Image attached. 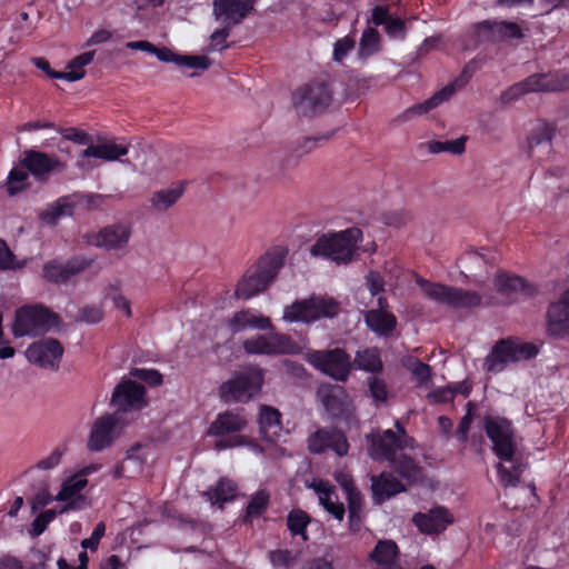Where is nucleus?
<instances>
[{
    "label": "nucleus",
    "mask_w": 569,
    "mask_h": 569,
    "mask_svg": "<svg viewBox=\"0 0 569 569\" xmlns=\"http://www.w3.org/2000/svg\"><path fill=\"white\" fill-rule=\"evenodd\" d=\"M280 412L270 406H262L259 413L261 437L268 442H274L281 435Z\"/></svg>",
    "instance_id": "obj_35"
},
{
    "label": "nucleus",
    "mask_w": 569,
    "mask_h": 569,
    "mask_svg": "<svg viewBox=\"0 0 569 569\" xmlns=\"http://www.w3.org/2000/svg\"><path fill=\"white\" fill-rule=\"evenodd\" d=\"M56 323V316L48 309L39 306L22 307L16 312L11 331L16 338L37 336L47 332Z\"/></svg>",
    "instance_id": "obj_10"
},
{
    "label": "nucleus",
    "mask_w": 569,
    "mask_h": 569,
    "mask_svg": "<svg viewBox=\"0 0 569 569\" xmlns=\"http://www.w3.org/2000/svg\"><path fill=\"white\" fill-rule=\"evenodd\" d=\"M61 451L54 450L43 459H41L37 465L36 468L40 470H51L56 468L60 461H61Z\"/></svg>",
    "instance_id": "obj_64"
},
{
    "label": "nucleus",
    "mask_w": 569,
    "mask_h": 569,
    "mask_svg": "<svg viewBox=\"0 0 569 569\" xmlns=\"http://www.w3.org/2000/svg\"><path fill=\"white\" fill-rule=\"evenodd\" d=\"M263 370L248 367L237 372L220 387V396L224 401H249L257 396L263 385Z\"/></svg>",
    "instance_id": "obj_7"
},
{
    "label": "nucleus",
    "mask_w": 569,
    "mask_h": 569,
    "mask_svg": "<svg viewBox=\"0 0 569 569\" xmlns=\"http://www.w3.org/2000/svg\"><path fill=\"white\" fill-rule=\"evenodd\" d=\"M106 532V525L103 522H99L91 536L87 539H83L81 546L83 549L97 550L100 543L101 538Z\"/></svg>",
    "instance_id": "obj_59"
},
{
    "label": "nucleus",
    "mask_w": 569,
    "mask_h": 569,
    "mask_svg": "<svg viewBox=\"0 0 569 569\" xmlns=\"http://www.w3.org/2000/svg\"><path fill=\"white\" fill-rule=\"evenodd\" d=\"M339 303L330 297L312 296L284 307L282 320L289 323H310L322 318H332L339 312Z\"/></svg>",
    "instance_id": "obj_6"
},
{
    "label": "nucleus",
    "mask_w": 569,
    "mask_h": 569,
    "mask_svg": "<svg viewBox=\"0 0 569 569\" xmlns=\"http://www.w3.org/2000/svg\"><path fill=\"white\" fill-rule=\"evenodd\" d=\"M269 501V495L264 490H260L251 498L247 507L248 517H258L267 508Z\"/></svg>",
    "instance_id": "obj_52"
},
{
    "label": "nucleus",
    "mask_w": 569,
    "mask_h": 569,
    "mask_svg": "<svg viewBox=\"0 0 569 569\" xmlns=\"http://www.w3.org/2000/svg\"><path fill=\"white\" fill-rule=\"evenodd\" d=\"M63 355V348L56 339H43L31 343L24 351L27 360L42 369L56 370Z\"/></svg>",
    "instance_id": "obj_17"
},
{
    "label": "nucleus",
    "mask_w": 569,
    "mask_h": 569,
    "mask_svg": "<svg viewBox=\"0 0 569 569\" xmlns=\"http://www.w3.org/2000/svg\"><path fill=\"white\" fill-rule=\"evenodd\" d=\"M483 428L492 442V450L500 459L497 465L498 481L505 488L516 487L526 466L515 459L517 439L511 422L500 416H487Z\"/></svg>",
    "instance_id": "obj_1"
},
{
    "label": "nucleus",
    "mask_w": 569,
    "mask_h": 569,
    "mask_svg": "<svg viewBox=\"0 0 569 569\" xmlns=\"http://www.w3.org/2000/svg\"><path fill=\"white\" fill-rule=\"evenodd\" d=\"M361 240L362 231L359 228H348L318 237L309 251L312 257L328 258L337 263H349Z\"/></svg>",
    "instance_id": "obj_4"
},
{
    "label": "nucleus",
    "mask_w": 569,
    "mask_h": 569,
    "mask_svg": "<svg viewBox=\"0 0 569 569\" xmlns=\"http://www.w3.org/2000/svg\"><path fill=\"white\" fill-rule=\"evenodd\" d=\"M112 403L120 418L124 412L140 410L146 406L144 388L130 380L123 381L114 389Z\"/></svg>",
    "instance_id": "obj_19"
},
{
    "label": "nucleus",
    "mask_w": 569,
    "mask_h": 569,
    "mask_svg": "<svg viewBox=\"0 0 569 569\" xmlns=\"http://www.w3.org/2000/svg\"><path fill=\"white\" fill-rule=\"evenodd\" d=\"M23 267L24 263L19 262L7 242L0 239V270H17Z\"/></svg>",
    "instance_id": "obj_50"
},
{
    "label": "nucleus",
    "mask_w": 569,
    "mask_h": 569,
    "mask_svg": "<svg viewBox=\"0 0 569 569\" xmlns=\"http://www.w3.org/2000/svg\"><path fill=\"white\" fill-rule=\"evenodd\" d=\"M569 89V74L557 72L532 74L526 80L510 87L502 96L503 101H510L529 92L560 91Z\"/></svg>",
    "instance_id": "obj_12"
},
{
    "label": "nucleus",
    "mask_w": 569,
    "mask_h": 569,
    "mask_svg": "<svg viewBox=\"0 0 569 569\" xmlns=\"http://www.w3.org/2000/svg\"><path fill=\"white\" fill-rule=\"evenodd\" d=\"M309 449L315 453L331 449L342 457L347 455L349 446L342 432L336 429H321L310 436Z\"/></svg>",
    "instance_id": "obj_24"
},
{
    "label": "nucleus",
    "mask_w": 569,
    "mask_h": 569,
    "mask_svg": "<svg viewBox=\"0 0 569 569\" xmlns=\"http://www.w3.org/2000/svg\"><path fill=\"white\" fill-rule=\"evenodd\" d=\"M121 418L119 413L107 415L99 418L91 430L88 447L90 450L100 451L108 447L119 430Z\"/></svg>",
    "instance_id": "obj_23"
},
{
    "label": "nucleus",
    "mask_w": 569,
    "mask_h": 569,
    "mask_svg": "<svg viewBox=\"0 0 569 569\" xmlns=\"http://www.w3.org/2000/svg\"><path fill=\"white\" fill-rule=\"evenodd\" d=\"M128 153V147L116 140H106L89 146L77 158L76 166L82 171L92 170L98 166L97 161H117Z\"/></svg>",
    "instance_id": "obj_13"
},
{
    "label": "nucleus",
    "mask_w": 569,
    "mask_h": 569,
    "mask_svg": "<svg viewBox=\"0 0 569 569\" xmlns=\"http://www.w3.org/2000/svg\"><path fill=\"white\" fill-rule=\"evenodd\" d=\"M257 2L258 0H213L212 14L217 21L232 27L249 16Z\"/></svg>",
    "instance_id": "obj_18"
},
{
    "label": "nucleus",
    "mask_w": 569,
    "mask_h": 569,
    "mask_svg": "<svg viewBox=\"0 0 569 569\" xmlns=\"http://www.w3.org/2000/svg\"><path fill=\"white\" fill-rule=\"evenodd\" d=\"M378 308L371 309L365 313V321L368 328L380 337H389L397 327V318L387 310V300L379 296L377 299Z\"/></svg>",
    "instance_id": "obj_22"
},
{
    "label": "nucleus",
    "mask_w": 569,
    "mask_h": 569,
    "mask_svg": "<svg viewBox=\"0 0 569 569\" xmlns=\"http://www.w3.org/2000/svg\"><path fill=\"white\" fill-rule=\"evenodd\" d=\"M367 382H368L369 393H370V397L372 398V400L377 405L385 403L387 401L388 395H389L388 387H387L386 382L378 377H370V378H368Z\"/></svg>",
    "instance_id": "obj_48"
},
{
    "label": "nucleus",
    "mask_w": 569,
    "mask_h": 569,
    "mask_svg": "<svg viewBox=\"0 0 569 569\" xmlns=\"http://www.w3.org/2000/svg\"><path fill=\"white\" fill-rule=\"evenodd\" d=\"M178 66L189 69L207 70L211 61L206 56H180Z\"/></svg>",
    "instance_id": "obj_55"
},
{
    "label": "nucleus",
    "mask_w": 569,
    "mask_h": 569,
    "mask_svg": "<svg viewBox=\"0 0 569 569\" xmlns=\"http://www.w3.org/2000/svg\"><path fill=\"white\" fill-rule=\"evenodd\" d=\"M237 486L229 479H221L214 488H210L203 495L209 501L222 505L236 497Z\"/></svg>",
    "instance_id": "obj_42"
},
{
    "label": "nucleus",
    "mask_w": 569,
    "mask_h": 569,
    "mask_svg": "<svg viewBox=\"0 0 569 569\" xmlns=\"http://www.w3.org/2000/svg\"><path fill=\"white\" fill-rule=\"evenodd\" d=\"M134 378L146 381L150 386H158L162 382V376L153 369L136 368L131 371Z\"/></svg>",
    "instance_id": "obj_57"
},
{
    "label": "nucleus",
    "mask_w": 569,
    "mask_h": 569,
    "mask_svg": "<svg viewBox=\"0 0 569 569\" xmlns=\"http://www.w3.org/2000/svg\"><path fill=\"white\" fill-rule=\"evenodd\" d=\"M547 331L559 338L569 335V291L550 305L547 313Z\"/></svg>",
    "instance_id": "obj_26"
},
{
    "label": "nucleus",
    "mask_w": 569,
    "mask_h": 569,
    "mask_svg": "<svg viewBox=\"0 0 569 569\" xmlns=\"http://www.w3.org/2000/svg\"><path fill=\"white\" fill-rule=\"evenodd\" d=\"M239 446H248L250 451H252L256 455H260L263 452V448L258 445L257 442L249 440L244 436H232L228 439H219L214 443V449L217 450H224L228 448L239 447Z\"/></svg>",
    "instance_id": "obj_45"
},
{
    "label": "nucleus",
    "mask_w": 569,
    "mask_h": 569,
    "mask_svg": "<svg viewBox=\"0 0 569 569\" xmlns=\"http://www.w3.org/2000/svg\"><path fill=\"white\" fill-rule=\"evenodd\" d=\"M94 58V51H87L72 59L67 66V70L62 73L52 74L54 78L60 80H67L69 82L81 80L84 74V68L92 62Z\"/></svg>",
    "instance_id": "obj_39"
},
{
    "label": "nucleus",
    "mask_w": 569,
    "mask_h": 569,
    "mask_svg": "<svg viewBox=\"0 0 569 569\" xmlns=\"http://www.w3.org/2000/svg\"><path fill=\"white\" fill-rule=\"evenodd\" d=\"M229 28L230 27L226 26L222 29L216 30L210 36V47H211V50H213V51H221V50H223V49H226L228 47L227 39H228L229 34H230Z\"/></svg>",
    "instance_id": "obj_58"
},
{
    "label": "nucleus",
    "mask_w": 569,
    "mask_h": 569,
    "mask_svg": "<svg viewBox=\"0 0 569 569\" xmlns=\"http://www.w3.org/2000/svg\"><path fill=\"white\" fill-rule=\"evenodd\" d=\"M103 318L102 308L99 306H87L80 311V319L87 323H97Z\"/></svg>",
    "instance_id": "obj_62"
},
{
    "label": "nucleus",
    "mask_w": 569,
    "mask_h": 569,
    "mask_svg": "<svg viewBox=\"0 0 569 569\" xmlns=\"http://www.w3.org/2000/svg\"><path fill=\"white\" fill-rule=\"evenodd\" d=\"M227 327L231 333H239L247 329L270 330L271 320L256 309H243L234 312L228 320Z\"/></svg>",
    "instance_id": "obj_27"
},
{
    "label": "nucleus",
    "mask_w": 569,
    "mask_h": 569,
    "mask_svg": "<svg viewBox=\"0 0 569 569\" xmlns=\"http://www.w3.org/2000/svg\"><path fill=\"white\" fill-rule=\"evenodd\" d=\"M356 369L365 370L368 372H379L382 370V361L380 351L377 348H366L359 350L353 360Z\"/></svg>",
    "instance_id": "obj_41"
},
{
    "label": "nucleus",
    "mask_w": 569,
    "mask_h": 569,
    "mask_svg": "<svg viewBox=\"0 0 569 569\" xmlns=\"http://www.w3.org/2000/svg\"><path fill=\"white\" fill-rule=\"evenodd\" d=\"M307 487L316 492L319 503L329 515L338 521L343 520L346 513L345 506L339 501L335 487L330 482L313 479L307 483Z\"/></svg>",
    "instance_id": "obj_25"
},
{
    "label": "nucleus",
    "mask_w": 569,
    "mask_h": 569,
    "mask_svg": "<svg viewBox=\"0 0 569 569\" xmlns=\"http://www.w3.org/2000/svg\"><path fill=\"white\" fill-rule=\"evenodd\" d=\"M317 395L329 415L339 417L348 411L350 399L341 386L321 385Z\"/></svg>",
    "instance_id": "obj_28"
},
{
    "label": "nucleus",
    "mask_w": 569,
    "mask_h": 569,
    "mask_svg": "<svg viewBox=\"0 0 569 569\" xmlns=\"http://www.w3.org/2000/svg\"><path fill=\"white\" fill-rule=\"evenodd\" d=\"M396 427L401 437H397L391 429L386 430L382 436H372L369 453L375 460H388L402 478L412 482L420 477V469L408 457H402L399 461L396 460L397 450L408 446L403 428L399 422L396 423Z\"/></svg>",
    "instance_id": "obj_3"
},
{
    "label": "nucleus",
    "mask_w": 569,
    "mask_h": 569,
    "mask_svg": "<svg viewBox=\"0 0 569 569\" xmlns=\"http://www.w3.org/2000/svg\"><path fill=\"white\" fill-rule=\"evenodd\" d=\"M371 569H402L399 562V548L392 540H379L369 553Z\"/></svg>",
    "instance_id": "obj_30"
},
{
    "label": "nucleus",
    "mask_w": 569,
    "mask_h": 569,
    "mask_svg": "<svg viewBox=\"0 0 569 569\" xmlns=\"http://www.w3.org/2000/svg\"><path fill=\"white\" fill-rule=\"evenodd\" d=\"M485 26L490 27L495 33L500 36L503 39H512L522 37V32L520 27L515 22H493V23H485Z\"/></svg>",
    "instance_id": "obj_49"
},
{
    "label": "nucleus",
    "mask_w": 569,
    "mask_h": 569,
    "mask_svg": "<svg viewBox=\"0 0 569 569\" xmlns=\"http://www.w3.org/2000/svg\"><path fill=\"white\" fill-rule=\"evenodd\" d=\"M131 228L127 224L109 226L96 236V246L108 251L123 250L130 240Z\"/></svg>",
    "instance_id": "obj_32"
},
{
    "label": "nucleus",
    "mask_w": 569,
    "mask_h": 569,
    "mask_svg": "<svg viewBox=\"0 0 569 569\" xmlns=\"http://www.w3.org/2000/svg\"><path fill=\"white\" fill-rule=\"evenodd\" d=\"M355 47V41L350 37L339 39L335 43L333 58L336 61H342L348 52Z\"/></svg>",
    "instance_id": "obj_60"
},
{
    "label": "nucleus",
    "mask_w": 569,
    "mask_h": 569,
    "mask_svg": "<svg viewBox=\"0 0 569 569\" xmlns=\"http://www.w3.org/2000/svg\"><path fill=\"white\" fill-rule=\"evenodd\" d=\"M497 291V303H511L536 293L537 289L533 284L526 282L522 278L517 276H509L507 273H498L493 280Z\"/></svg>",
    "instance_id": "obj_15"
},
{
    "label": "nucleus",
    "mask_w": 569,
    "mask_h": 569,
    "mask_svg": "<svg viewBox=\"0 0 569 569\" xmlns=\"http://www.w3.org/2000/svg\"><path fill=\"white\" fill-rule=\"evenodd\" d=\"M29 171L21 164V167L13 168L8 176V192L13 196L20 192L29 179Z\"/></svg>",
    "instance_id": "obj_47"
},
{
    "label": "nucleus",
    "mask_w": 569,
    "mask_h": 569,
    "mask_svg": "<svg viewBox=\"0 0 569 569\" xmlns=\"http://www.w3.org/2000/svg\"><path fill=\"white\" fill-rule=\"evenodd\" d=\"M465 80L457 79L455 82L447 84L440 91L436 92L432 97L423 102L413 104L403 112L405 119H411L433 110L445 101L449 100L459 89L465 86Z\"/></svg>",
    "instance_id": "obj_31"
},
{
    "label": "nucleus",
    "mask_w": 569,
    "mask_h": 569,
    "mask_svg": "<svg viewBox=\"0 0 569 569\" xmlns=\"http://www.w3.org/2000/svg\"><path fill=\"white\" fill-rule=\"evenodd\" d=\"M107 298L110 299L113 306L121 310L126 317H131V308L129 300L121 293L118 284H110L107 289Z\"/></svg>",
    "instance_id": "obj_51"
},
{
    "label": "nucleus",
    "mask_w": 569,
    "mask_h": 569,
    "mask_svg": "<svg viewBox=\"0 0 569 569\" xmlns=\"http://www.w3.org/2000/svg\"><path fill=\"white\" fill-rule=\"evenodd\" d=\"M409 369L420 385L426 383L430 379V367L419 360L410 363Z\"/></svg>",
    "instance_id": "obj_61"
},
{
    "label": "nucleus",
    "mask_w": 569,
    "mask_h": 569,
    "mask_svg": "<svg viewBox=\"0 0 569 569\" xmlns=\"http://www.w3.org/2000/svg\"><path fill=\"white\" fill-rule=\"evenodd\" d=\"M539 353V347L521 340H501L485 358L483 369L488 372H501L508 365L526 361Z\"/></svg>",
    "instance_id": "obj_5"
},
{
    "label": "nucleus",
    "mask_w": 569,
    "mask_h": 569,
    "mask_svg": "<svg viewBox=\"0 0 569 569\" xmlns=\"http://www.w3.org/2000/svg\"><path fill=\"white\" fill-rule=\"evenodd\" d=\"M57 511L49 509L38 515L31 525L30 533L33 537L40 536L48 527V525L56 518Z\"/></svg>",
    "instance_id": "obj_53"
},
{
    "label": "nucleus",
    "mask_w": 569,
    "mask_h": 569,
    "mask_svg": "<svg viewBox=\"0 0 569 569\" xmlns=\"http://www.w3.org/2000/svg\"><path fill=\"white\" fill-rule=\"evenodd\" d=\"M246 426L247 420L241 415L227 411L218 415L216 420L211 423L208 433L221 437L224 435L240 432L246 428Z\"/></svg>",
    "instance_id": "obj_37"
},
{
    "label": "nucleus",
    "mask_w": 569,
    "mask_h": 569,
    "mask_svg": "<svg viewBox=\"0 0 569 569\" xmlns=\"http://www.w3.org/2000/svg\"><path fill=\"white\" fill-rule=\"evenodd\" d=\"M456 391L451 386L439 388L429 393V399L433 402H450L453 400Z\"/></svg>",
    "instance_id": "obj_63"
},
{
    "label": "nucleus",
    "mask_w": 569,
    "mask_h": 569,
    "mask_svg": "<svg viewBox=\"0 0 569 569\" xmlns=\"http://www.w3.org/2000/svg\"><path fill=\"white\" fill-rule=\"evenodd\" d=\"M87 486L88 481L74 475L62 481L59 492L53 498L56 501L64 502L60 513L83 510L90 506L89 498L83 493Z\"/></svg>",
    "instance_id": "obj_16"
},
{
    "label": "nucleus",
    "mask_w": 569,
    "mask_h": 569,
    "mask_svg": "<svg viewBox=\"0 0 569 569\" xmlns=\"http://www.w3.org/2000/svg\"><path fill=\"white\" fill-rule=\"evenodd\" d=\"M90 263V260L82 257L72 258L64 263L51 261L43 267V276L51 282H64L87 269Z\"/></svg>",
    "instance_id": "obj_29"
},
{
    "label": "nucleus",
    "mask_w": 569,
    "mask_h": 569,
    "mask_svg": "<svg viewBox=\"0 0 569 569\" xmlns=\"http://www.w3.org/2000/svg\"><path fill=\"white\" fill-rule=\"evenodd\" d=\"M422 292L431 300L455 309L478 307L482 299L475 291L418 279Z\"/></svg>",
    "instance_id": "obj_8"
},
{
    "label": "nucleus",
    "mask_w": 569,
    "mask_h": 569,
    "mask_svg": "<svg viewBox=\"0 0 569 569\" xmlns=\"http://www.w3.org/2000/svg\"><path fill=\"white\" fill-rule=\"evenodd\" d=\"M465 149L466 137H460L453 140L428 142V150L431 153L449 152L452 154H461L465 151Z\"/></svg>",
    "instance_id": "obj_44"
},
{
    "label": "nucleus",
    "mask_w": 569,
    "mask_h": 569,
    "mask_svg": "<svg viewBox=\"0 0 569 569\" xmlns=\"http://www.w3.org/2000/svg\"><path fill=\"white\" fill-rule=\"evenodd\" d=\"M76 202L71 197H61L48 204L40 213L39 219L49 226H54L61 218L71 216Z\"/></svg>",
    "instance_id": "obj_38"
},
{
    "label": "nucleus",
    "mask_w": 569,
    "mask_h": 569,
    "mask_svg": "<svg viewBox=\"0 0 569 569\" xmlns=\"http://www.w3.org/2000/svg\"><path fill=\"white\" fill-rule=\"evenodd\" d=\"M310 521L309 515L301 509H293L287 516V526L291 536H299L303 541L308 540L306 529Z\"/></svg>",
    "instance_id": "obj_43"
},
{
    "label": "nucleus",
    "mask_w": 569,
    "mask_h": 569,
    "mask_svg": "<svg viewBox=\"0 0 569 569\" xmlns=\"http://www.w3.org/2000/svg\"><path fill=\"white\" fill-rule=\"evenodd\" d=\"M305 358L312 367L337 381H346L350 373V356L340 348L310 350Z\"/></svg>",
    "instance_id": "obj_11"
},
{
    "label": "nucleus",
    "mask_w": 569,
    "mask_h": 569,
    "mask_svg": "<svg viewBox=\"0 0 569 569\" xmlns=\"http://www.w3.org/2000/svg\"><path fill=\"white\" fill-rule=\"evenodd\" d=\"M331 102V91L323 83L298 89L293 93V104L302 114H315L325 110Z\"/></svg>",
    "instance_id": "obj_14"
},
{
    "label": "nucleus",
    "mask_w": 569,
    "mask_h": 569,
    "mask_svg": "<svg viewBox=\"0 0 569 569\" xmlns=\"http://www.w3.org/2000/svg\"><path fill=\"white\" fill-rule=\"evenodd\" d=\"M286 253L284 249L276 248L263 254L239 280L237 297L247 300L264 291L282 268Z\"/></svg>",
    "instance_id": "obj_2"
},
{
    "label": "nucleus",
    "mask_w": 569,
    "mask_h": 569,
    "mask_svg": "<svg viewBox=\"0 0 569 569\" xmlns=\"http://www.w3.org/2000/svg\"><path fill=\"white\" fill-rule=\"evenodd\" d=\"M380 37L376 29L367 28L360 39L359 54L362 58L369 57L379 51Z\"/></svg>",
    "instance_id": "obj_46"
},
{
    "label": "nucleus",
    "mask_w": 569,
    "mask_h": 569,
    "mask_svg": "<svg viewBox=\"0 0 569 569\" xmlns=\"http://www.w3.org/2000/svg\"><path fill=\"white\" fill-rule=\"evenodd\" d=\"M21 164L38 179H46L50 173L62 172L66 169V164L56 156L34 150L24 152Z\"/></svg>",
    "instance_id": "obj_21"
},
{
    "label": "nucleus",
    "mask_w": 569,
    "mask_h": 569,
    "mask_svg": "<svg viewBox=\"0 0 569 569\" xmlns=\"http://www.w3.org/2000/svg\"><path fill=\"white\" fill-rule=\"evenodd\" d=\"M152 453L149 445H137L130 448L126 458L116 470V476L136 477L142 472L144 463Z\"/></svg>",
    "instance_id": "obj_33"
},
{
    "label": "nucleus",
    "mask_w": 569,
    "mask_h": 569,
    "mask_svg": "<svg viewBox=\"0 0 569 569\" xmlns=\"http://www.w3.org/2000/svg\"><path fill=\"white\" fill-rule=\"evenodd\" d=\"M335 479L341 486V488L345 490L348 501L361 498L360 493L353 487L351 476L347 471H343V470L337 471L335 473Z\"/></svg>",
    "instance_id": "obj_54"
},
{
    "label": "nucleus",
    "mask_w": 569,
    "mask_h": 569,
    "mask_svg": "<svg viewBox=\"0 0 569 569\" xmlns=\"http://www.w3.org/2000/svg\"><path fill=\"white\" fill-rule=\"evenodd\" d=\"M349 527L350 530L356 532L360 530L361 527V498L349 500Z\"/></svg>",
    "instance_id": "obj_56"
},
{
    "label": "nucleus",
    "mask_w": 569,
    "mask_h": 569,
    "mask_svg": "<svg viewBox=\"0 0 569 569\" xmlns=\"http://www.w3.org/2000/svg\"><path fill=\"white\" fill-rule=\"evenodd\" d=\"M371 488L373 498L378 502H382L406 490V486L388 472H382L378 477H372Z\"/></svg>",
    "instance_id": "obj_36"
},
{
    "label": "nucleus",
    "mask_w": 569,
    "mask_h": 569,
    "mask_svg": "<svg viewBox=\"0 0 569 569\" xmlns=\"http://www.w3.org/2000/svg\"><path fill=\"white\" fill-rule=\"evenodd\" d=\"M412 521L422 533L438 535L453 523L455 518L449 509L437 506L429 509L428 512L416 513Z\"/></svg>",
    "instance_id": "obj_20"
},
{
    "label": "nucleus",
    "mask_w": 569,
    "mask_h": 569,
    "mask_svg": "<svg viewBox=\"0 0 569 569\" xmlns=\"http://www.w3.org/2000/svg\"><path fill=\"white\" fill-rule=\"evenodd\" d=\"M183 192V183H174L166 189L154 192L150 202L156 210L164 211L172 207L181 198Z\"/></svg>",
    "instance_id": "obj_40"
},
{
    "label": "nucleus",
    "mask_w": 569,
    "mask_h": 569,
    "mask_svg": "<svg viewBox=\"0 0 569 569\" xmlns=\"http://www.w3.org/2000/svg\"><path fill=\"white\" fill-rule=\"evenodd\" d=\"M244 351L249 355H300L305 346L296 342L291 337L283 333L256 335L246 339L242 343Z\"/></svg>",
    "instance_id": "obj_9"
},
{
    "label": "nucleus",
    "mask_w": 569,
    "mask_h": 569,
    "mask_svg": "<svg viewBox=\"0 0 569 569\" xmlns=\"http://www.w3.org/2000/svg\"><path fill=\"white\" fill-rule=\"evenodd\" d=\"M551 149V136L546 127L535 129L527 138V154L536 161H545Z\"/></svg>",
    "instance_id": "obj_34"
}]
</instances>
